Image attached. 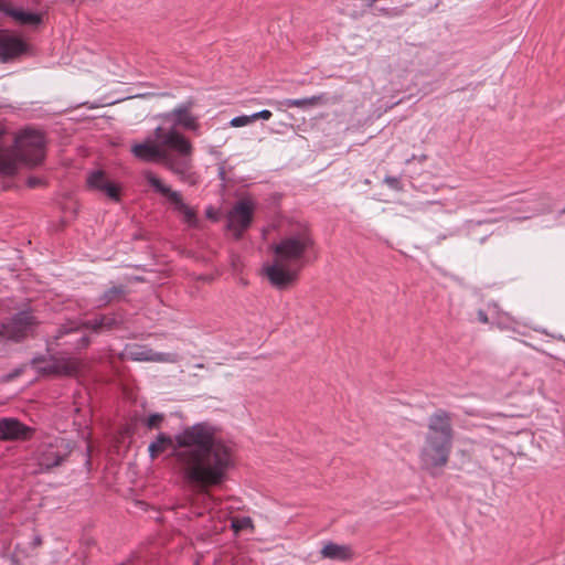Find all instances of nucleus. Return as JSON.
Masks as SVG:
<instances>
[{
	"mask_svg": "<svg viewBox=\"0 0 565 565\" xmlns=\"http://www.w3.org/2000/svg\"><path fill=\"white\" fill-rule=\"evenodd\" d=\"M167 450H172L174 467L182 481L202 494H209L212 488L226 482L236 465L233 446L209 423L188 426L174 437L159 434L148 447L151 459Z\"/></svg>",
	"mask_w": 565,
	"mask_h": 565,
	"instance_id": "f257e3e1",
	"label": "nucleus"
},
{
	"mask_svg": "<svg viewBox=\"0 0 565 565\" xmlns=\"http://www.w3.org/2000/svg\"><path fill=\"white\" fill-rule=\"evenodd\" d=\"M132 154L147 162H158L182 182H195L192 142L177 129L157 127L154 138H147L131 147Z\"/></svg>",
	"mask_w": 565,
	"mask_h": 565,
	"instance_id": "f03ea898",
	"label": "nucleus"
},
{
	"mask_svg": "<svg viewBox=\"0 0 565 565\" xmlns=\"http://www.w3.org/2000/svg\"><path fill=\"white\" fill-rule=\"evenodd\" d=\"M316 248V239L307 224H297L273 245V264L265 267L273 286L279 289L294 284Z\"/></svg>",
	"mask_w": 565,
	"mask_h": 565,
	"instance_id": "7ed1b4c3",
	"label": "nucleus"
},
{
	"mask_svg": "<svg viewBox=\"0 0 565 565\" xmlns=\"http://www.w3.org/2000/svg\"><path fill=\"white\" fill-rule=\"evenodd\" d=\"M45 158V138L40 130L26 128L17 134L12 147H0V177H12L20 164L33 168Z\"/></svg>",
	"mask_w": 565,
	"mask_h": 565,
	"instance_id": "20e7f679",
	"label": "nucleus"
},
{
	"mask_svg": "<svg viewBox=\"0 0 565 565\" xmlns=\"http://www.w3.org/2000/svg\"><path fill=\"white\" fill-rule=\"evenodd\" d=\"M451 419V415L443 409L429 416L420 450V459L426 468L443 467L448 462L454 439Z\"/></svg>",
	"mask_w": 565,
	"mask_h": 565,
	"instance_id": "39448f33",
	"label": "nucleus"
},
{
	"mask_svg": "<svg viewBox=\"0 0 565 565\" xmlns=\"http://www.w3.org/2000/svg\"><path fill=\"white\" fill-rule=\"evenodd\" d=\"M143 178L148 184L171 205L174 212L179 213L183 221L192 227L198 226L199 220L196 211L183 201V196L179 191L172 190L158 175L151 171H145Z\"/></svg>",
	"mask_w": 565,
	"mask_h": 565,
	"instance_id": "423d86ee",
	"label": "nucleus"
},
{
	"mask_svg": "<svg viewBox=\"0 0 565 565\" xmlns=\"http://www.w3.org/2000/svg\"><path fill=\"white\" fill-rule=\"evenodd\" d=\"M255 203L249 198L236 202L227 214V228L239 239L253 221Z\"/></svg>",
	"mask_w": 565,
	"mask_h": 565,
	"instance_id": "0eeeda50",
	"label": "nucleus"
},
{
	"mask_svg": "<svg viewBox=\"0 0 565 565\" xmlns=\"http://www.w3.org/2000/svg\"><path fill=\"white\" fill-rule=\"evenodd\" d=\"M44 359L35 358L32 364L36 367L38 372L44 375H77L82 372L85 364L77 358H60L53 359L51 362L43 364Z\"/></svg>",
	"mask_w": 565,
	"mask_h": 565,
	"instance_id": "6e6552de",
	"label": "nucleus"
},
{
	"mask_svg": "<svg viewBox=\"0 0 565 565\" xmlns=\"http://www.w3.org/2000/svg\"><path fill=\"white\" fill-rule=\"evenodd\" d=\"M71 444L62 438H57L54 443L44 446L38 457L40 470L49 471L50 469L60 466L71 454Z\"/></svg>",
	"mask_w": 565,
	"mask_h": 565,
	"instance_id": "1a4fd4ad",
	"label": "nucleus"
},
{
	"mask_svg": "<svg viewBox=\"0 0 565 565\" xmlns=\"http://www.w3.org/2000/svg\"><path fill=\"white\" fill-rule=\"evenodd\" d=\"M38 323L39 321L30 311H22L2 323V333L7 339L20 341L29 335Z\"/></svg>",
	"mask_w": 565,
	"mask_h": 565,
	"instance_id": "9d476101",
	"label": "nucleus"
},
{
	"mask_svg": "<svg viewBox=\"0 0 565 565\" xmlns=\"http://www.w3.org/2000/svg\"><path fill=\"white\" fill-rule=\"evenodd\" d=\"M194 100L190 99L173 108L170 113H168L164 117L167 119H171L173 121V127L171 129H175L177 127H181L185 130L198 131L200 128V122L196 116L192 114V108L194 107Z\"/></svg>",
	"mask_w": 565,
	"mask_h": 565,
	"instance_id": "9b49d317",
	"label": "nucleus"
},
{
	"mask_svg": "<svg viewBox=\"0 0 565 565\" xmlns=\"http://www.w3.org/2000/svg\"><path fill=\"white\" fill-rule=\"evenodd\" d=\"M26 51V44L7 30H0V61L7 62Z\"/></svg>",
	"mask_w": 565,
	"mask_h": 565,
	"instance_id": "f8f14e48",
	"label": "nucleus"
},
{
	"mask_svg": "<svg viewBox=\"0 0 565 565\" xmlns=\"http://www.w3.org/2000/svg\"><path fill=\"white\" fill-rule=\"evenodd\" d=\"M33 429L15 418H2L0 420V439L28 440L32 437Z\"/></svg>",
	"mask_w": 565,
	"mask_h": 565,
	"instance_id": "ddd939ff",
	"label": "nucleus"
},
{
	"mask_svg": "<svg viewBox=\"0 0 565 565\" xmlns=\"http://www.w3.org/2000/svg\"><path fill=\"white\" fill-rule=\"evenodd\" d=\"M86 182L89 189L105 193L110 200L116 202L120 200V188L113 183L104 171L96 170L90 172Z\"/></svg>",
	"mask_w": 565,
	"mask_h": 565,
	"instance_id": "4468645a",
	"label": "nucleus"
},
{
	"mask_svg": "<svg viewBox=\"0 0 565 565\" xmlns=\"http://www.w3.org/2000/svg\"><path fill=\"white\" fill-rule=\"evenodd\" d=\"M0 11L14 19L23 25H38L42 18L38 13L25 12L21 9H14L10 0H0Z\"/></svg>",
	"mask_w": 565,
	"mask_h": 565,
	"instance_id": "2eb2a0df",
	"label": "nucleus"
},
{
	"mask_svg": "<svg viewBox=\"0 0 565 565\" xmlns=\"http://www.w3.org/2000/svg\"><path fill=\"white\" fill-rule=\"evenodd\" d=\"M320 553L323 558L340 562H348L354 556V553L349 545H340L333 542L324 544Z\"/></svg>",
	"mask_w": 565,
	"mask_h": 565,
	"instance_id": "dca6fc26",
	"label": "nucleus"
},
{
	"mask_svg": "<svg viewBox=\"0 0 565 565\" xmlns=\"http://www.w3.org/2000/svg\"><path fill=\"white\" fill-rule=\"evenodd\" d=\"M136 359L140 361H152L160 363H177L179 361L178 355L174 353H160L153 352L151 350L141 351L140 353H137Z\"/></svg>",
	"mask_w": 565,
	"mask_h": 565,
	"instance_id": "f3484780",
	"label": "nucleus"
},
{
	"mask_svg": "<svg viewBox=\"0 0 565 565\" xmlns=\"http://www.w3.org/2000/svg\"><path fill=\"white\" fill-rule=\"evenodd\" d=\"M116 324V319L109 316H103L99 319L84 322L82 326L94 331L111 330Z\"/></svg>",
	"mask_w": 565,
	"mask_h": 565,
	"instance_id": "a211bd4d",
	"label": "nucleus"
},
{
	"mask_svg": "<svg viewBox=\"0 0 565 565\" xmlns=\"http://www.w3.org/2000/svg\"><path fill=\"white\" fill-rule=\"evenodd\" d=\"M323 99V96H312L308 98H301V99H285L280 103V105L288 107V108H303V107H311L319 105Z\"/></svg>",
	"mask_w": 565,
	"mask_h": 565,
	"instance_id": "6ab92c4d",
	"label": "nucleus"
},
{
	"mask_svg": "<svg viewBox=\"0 0 565 565\" xmlns=\"http://www.w3.org/2000/svg\"><path fill=\"white\" fill-rule=\"evenodd\" d=\"M231 527L234 531L235 534L241 533L242 531L249 530L254 531V522L249 516H233L231 519Z\"/></svg>",
	"mask_w": 565,
	"mask_h": 565,
	"instance_id": "aec40b11",
	"label": "nucleus"
},
{
	"mask_svg": "<svg viewBox=\"0 0 565 565\" xmlns=\"http://www.w3.org/2000/svg\"><path fill=\"white\" fill-rule=\"evenodd\" d=\"M124 294L125 290L122 286H114L104 294L103 298L100 299V302L103 305H107L114 300L120 299L124 296Z\"/></svg>",
	"mask_w": 565,
	"mask_h": 565,
	"instance_id": "412c9836",
	"label": "nucleus"
},
{
	"mask_svg": "<svg viewBox=\"0 0 565 565\" xmlns=\"http://www.w3.org/2000/svg\"><path fill=\"white\" fill-rule=\"evenodd\" d=\"M79 324L76 322H71L68 324L62 326L58 330L56 335L53 337V341H57L58 339L63 338L64 335L71 333L72 331L78 330Z\"/></svg>",
	"mask_w": 565,
	"mask_h": 565,
	"instance_id": "4be33fe9",
	"label": "nucleus"
},
{
	"mask_svg": "<svg viewBox=\"0 0 565 565\" xmlns=\"http://www.w3.org/2000/svg\"><path fill=\"white\" fill-rule=\"evenodd\" d=\"M252 122H253L252 115H249V116L243 115V116H238V117L233 118L230 121V125H231V127L239 128V127L247 126V125H249Z\"/></svg>",
	"mask_w": 565,
	"mask_h": 565,
	"instance_id": "5701e85b",
	"label": "nucleus"
},
{
	"mask_svg": "<svg viewBox=\"0 0 565 565\" xmlns=\"http://www.w3.org/2000/svg\"><path fill=\"white\" fill-rule=\"evenodd\" d=\"M162 420H163V415L153 414L148 417L146 424L150 429H152V428H158L160 426V424L162 423Z\"/></svg>",
	"mask_w": 565,
	"mask_h": 565,
	"instance_id": "b1692460",
	"label": "nucleus"
},
{
	"mask_svg": "<svg viewBox=\"0 0 565 565\" xmlns=\"http://www.w3.org/2000/svg\"><path fill=\"white\" fill-rule=\"evenodd\" d=\"M271 116H273V114H271L270 110L264 109V110L254 113L252 115V118H253V122H254V121H256L258 119L268 120V119L271 118Z\"/></svg>",
	"mask_w": 565,
	"mask_h": 565,
	"instance_id": "393cba45",
	"label": "nucleus"
},
{
	"mask_svg": "<svg viewBox=\"0 0 565 565\" xmlns=\"http://www.w3.org/2000/svg\"><path fill=\"white\" fill-rule=\"evenodd\" d=\"M89 343H90V339L87 335H83L77 341V348H79V349L86 348V347H88Z\"/></svg>",
	"mask_w": 565,
	"mask_h": 565,
	"instance_id": "a878e982",
	"label": "nucleus"
},
{
	"mask_svg": "<svg viewBox=\"0 0 565 565\" xmlns=\"http://www.w3.org/2000/svg\"><path fill=\"white\" fill-rule=\"evenodd\" d=\"M41 184H42V181L39 178L32 177V178L28 179V185L30 188H36V186H39Z\"/></svg>",
	"mask_w": 565,
	"mask_h": 565,
	"instance_id": "bb28decb",
	"label": "nucleus"
},
{
	"mask_svg": "<svg viewBox=\"0 0 565 565\" xmlns=\"http://www.w3.org/2000/svg\"><path fill=\"white\" fill-rule=\"evenodd\" d=\"M478 319L479 321H481L482 323H487L488 322V316L484 311L482 310H479L478 311Z\"/></svg>",
	"mask_w": 565,
	"mask_h": 565,
	"instance_id": "cd10ccee",
	"label": "nucleus"
},
{
	"mask_svg": "<svg viewBox=\"0 0 565 565\" xmlns=\"http://www.w3.org/2000/svg\"><path fill=\"white\" fill-rule=\"evenodd\" d=\"M385 182L391 185V186H394L396 183H397V179L396 178H392V177H388L385 179Z\"/></svg>",
	"mask_w": 565,
	"mask_h": 565,
	"instance_id": "c85d7f7f",
	"label": "nucleus"
},
{
	"mask_svg": "<svg viewBox=\"0 0 565 565\" xmlns=\"http://www.w3.org/2000/svg\"><path fill=\"white\" fill-rule=\"evenodd\" d=\"M212 501L216 504L220 500L216 498H212Z\"/></svg>",
	"mask_w": 565,
	"mask_h": 565,
	"instance_id": "c756f323",
	"label": "nucleus"
},
{
	"mask_svg": "<svg viewBox=\"0 0 565 565\" xmlns=\"http://www.w3.org/2000/svg\"><path fill=\"white\" fill-rule=\"evenodd\" d=\"M196 367L202 369L203 364H198Z\"/></svg>",
	"mask_w": 565,
	"mask_h": 565,
	"instance_id": "7c9ffc66",
	"label": "nucleus"
},
{
	"mask_svg": "<svg viewBox=\"0 0 565 565\" xmlns=\"http://www.w3.org/2000/svg\"><path fill=\"white\" fill-rule=\"evenodd\" d=\"M0 337H3V333H2V328L0 329Z\"/></svg>",
	"mask_w": 565,
	"mask_h": 565,
	"instance_id": "2f4dec72",
	"label": "nucleus"
},
{
	"mask_svg": "<svg viewBox=\"0 0 565 565\" xmlns=\"http://www.w3.org/2000/svg\"><path fill=\"white\" fill-rule=\"evenodd\" d=\"M564 212H565V209H564Z\"/></svg>",
	"mask_w": 565,
	"mask_h": 565,
	"instance_id": "473e14b6",
	"label": "nucleus"
}]
</instances>
